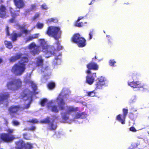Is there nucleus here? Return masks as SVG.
Listing matches in <instances>:
<instances>
[{"mask_svg":"<svg viewBox=\"0 0 149 149\" xmlns=\"http://www.w3.org/2000/svg\"><path fill=\"white\" fill-rule=\"evenodd\" d=\"M22 53H17L15 56H11L8 59L10 63H13L21 58L18 63L15 64L11 69V72L16 76H20L23 74L26 69V65L29 61L28 57H22Z\"/></svg>","mask_w":149,"mask_h":149,"instance_id":"1","label":"nucleus"},{"mask_svg":"<svg viewBox=\"0 0 149 149\" xmlns=\"http://www.w3.org/2000/svg\"><path fill=\"white\" fill-rule=\"evenodd\" d=\"M38 42L39 45H36L35 42H33L28 46V48L30 50V53L32 55L34 56L38 54L40 52V47L42 48V52L46 54H52V52L49 49L50 47L44 39H39L38 40Z\"/></svg>","mask_w":149,"mask_h":149,"instance_id":"2","label":"nucleus"},{"mask_svg":"<svg viewBox=\"0 0 149 149\" xmlns=\"http://www.w3.org/2000/svg\"><path fill=\"white\" fill-rule=\"evenodd\" d=\"M46 34L58 40L61 37V31L58 27L50 26L47 28Z\"/></svg>","mask_w":149,"mask_h":149,"instance_id":"3","label":"nucleus"},{"mask_svg":"<svg viewBox=\"0 0 149 149\" xmlns=\"http://www.w3.org/2000/svg\"><path fill=\"white\" fill-rule=\"evenodd\" d=\"M22 86V81L19 78H13L6 84L7 88L12 91L18 90Z\"/></svg>","mask_w":149,"mask_h":149,"instance_id":"4","label":"nucleus"},{"mask_svg":"<svg viewBox=\"0 0 149 149\" xmlns=\"http://www.w3.org/2000/svg\"><path fill=\"white\" fill-rule=\"evenodd\" d=\"M15 139L13 135L6 133H2L0 134V142L8 143L12 142Z\"/></svg>","mask_w":149,"mask_h":149,"instance_id":"5","label":"nucleus"},{"mask_svg":"<svg viewBox=\"0 0 149 149\" xmlns=\"http://www.w3.org/2000/svg\"><path fill=\"white\" fill-rule=\"evenodd\" d=\"M16 145L15 148L16 149H32V146L28 143H24L22 140H19L15 142Z\"/></svg>","mask_w":149,"mask_h":149,"instance_id":"6","label":"nucleus"},{"mask_svg":"<svg viewBox=\"0 0 149 149\" xmlns=\"http://www.w3.org/2000/svg\"><path fill=\"white\" fill-rule=\"evenodd\" d=\"M98 80L96 83L95 90L102 89V87L104 86L107 83V81L106 79L102 76L97 78Z\"/></svg>","mask_w":149,"mask_h":149,"instance_id":"7","label":"nucleus"},{"mask_svg":"<svg viewBox=\"0 0 149 149\" xmlns=\"http://www.w3.org/2000/svg\"><path fill=\"white\" fill-rule=\"evenodd\" d=\"M21 107L19 105H12L8 109V111L9 114L11 115V118L15 117L14 114H17L18 111L21 109Z\"/></svg>","mask_w":149,"mask_h":149,"instance_id":"8","label":"nucleus"},{"mask_svg":"<svg viewBox=\"0 0 149 149\" xmlns=\"http://www.w3.org/2000/svg\"><path fill=\"white\" fill-rule=\"evenodd\" d=\"M123 116L121 114L118 115L116 117V119L120 122L122 124L125 123V121L126 117L128 113V110L127 109L123 108Z\"/></svg>","mask_w":149,"mask_h":149,"instance_id":"9","label":"nucleus"},{"mask_svg":"<svg viewBox=\"0 0 149 149\" xmlns=\"http://www.w3.org/2000/svg\"><path fill=\"white\" fill-rule=\"evenodd\" d=\"M21 98L24 100L25 101L27 100H29V101L28 103L26 105H25L24 107L23 108V109H27L29 108L30 106V104L32 102V99L31 96L29 97L28 96V94L23 92L21 95Z\"/></svg>","mask_w":149,"mask_h":149,"instance_id":"10","label":"nucleus"},{"mask_svg":"<svg viewBox=\"0 0 149 149\" xmlns=\"http://www.w3.org/2000/svg\"><path fill=\"white\" fill-rule=\"evenodd\" d=\"M86 67L88 70L86 71V73L88 74H91V70H96L98 69V65L95 62H91L88 63L86 65Z\"/></svg>","mask_w":149,"mask_h":149,"instance_id":"11","label":"nucleus"},{"mask_svg":"<svg viewBox=\"0 0 149 149\" xmlns=\"http://www.w3.org/2000/svg\"><path fill=\"white\" fill-rule=\"evenodd\" d=\"M56 100L58 101V108L59 110H63L65 109V102L62 97V95L61 94H59Z\"/></svg>","mask_w":149,"mask_h":149,"instance_id":"12","label":"nucleus"},{"mask_svg":"<svg viewBox=\"0 0 149 149\" xmlns=\"http://www.w3.org/2000/svg\"><path fill=\"white\" fill-rule=\"evenodd\" d=\"M8 17V12L6 6L3 5H1L0 6V18H5Z\"/></svg>","mask_w":149,"mask_h":149,"instance_id":"13","label":"nucleus"},{"mask_svg":"<svg viewBox=\"0 0 149 149\" xmlns=\"http://www.w3.org/2000/svg\"><path fill=\"white\" fill-rule=\"evenodd\" d=\"M96 77V73H93L91 75H88L86 77V82L90 85L92 84Z\"/></svg>","mask_w":149,"mask_h":149,"instance_id":"14","label":"nucleus"},{"mask_svg":"<svg viewBox=\"0 0 149 149\" xmlns=\"http://www.w3.org/2000/svg\"><path fill=\"white\" fill-rule=\"evenodd\" d=\"M128 85L131 87L135 88H143V86L139 81H132L128 83Z\"/></svg>","mask_w":149,"mask_h":149,"instance_id":"15","label":"nucleus"},{"mask_svg":"<svg viewBox=\"0 0 149 149\" xmlns=\"http://www.w3.org/2000/svg\"><path fill=\"white\" fill-rule=\"evenodd\" d=\"M10 95L8 92H4L0 94V104L2 103L5 100H7L9 98Z\"/></svg>","mask_w":149,"mask_h":149,"instance_id":"16","label":"nucleus"},{"mask_svg":"<svg viewBox=\"0 0 149 149\" xmlns=\"http://www.w3.org/2000/svg\"><path fill=\"white\" fill-rule=\"evenodd\" d=\"M9 10L11 15L13 17L12 18L9 20V21L10 22L12 23L15 22L14 18L16 17L17 16H19V14L15 13L14 9L11 7H9Z\"/></svg>","mask_w":149,"mask_h":149,"instance_id":"17","label":"nucleus"},{"mask_svg":"<svg viewBox=\"0 0 149 149\" xmlns=\"http://www.w3.org/2000/svg\"><path fill=\"white\" fill-rule=\"evenodd\" d=\"M14 4L17 8H22L25 6L24 0H13Z\"/></svg>","mask_w":149,"mask_h":149,"instance_id":"18","label":"nucleus"},{"mask_svg":"<svg viewBox=\"0 0 149 149\" xmlns=\"http://www.w3.org/2000/svg\"><path fill=\"white\" fill-rule=\"evenodd\" d=\"M10 38L13 42H15L17 40L18 37H21L22 36L21 33H16L15 31H13L10 34Z\"/></svg>","mask_w":149,"mask_h":149,"instance_id":"19","label":"nucleus"},{"mask_svg":"<svg viewBox=\"0 0 149 149\" xmlns=\"http://www.w3.org/2000/svg\"><path fill=\"white\" fill-rule=\"evenodd\" d=\"M81 37L79 33L74 34L71 38V42L76 44Z\"/></svg>","mask_w":149,"mask_h":149,"instance_id":"20","label":"nucleus"},{"mask_svg":"<svg viewBox=\"0 0 149 149\" xmlns=\"http://www.w3.org/2000/svg\"><path fill=\"white\" fill-rule=\"evenodd\" d=\"M138 114L136 110H133L130 113L129 115V118L131 120H134L136 118Z\"/></svg>","mask_w":149,"mask_h":149,"instance_id":"21","label":"nucleus"},{"mask_svg":"<svg viewBox=\"0 0 149 149\" xmlns=\"http://www.w3.org/2000/svg\"><path fill=\"white\" fill-rule=\"evenodd\" d=\"M86 40L85 39L81 37L76 43L79 47H83L85 46L86 45Z\"/></svg>","mask_w":149,"mask_h":149,"instance_id":"22","label":"nucleus"},{"mask_svg":"<svg viewBox=\"0 0 149 149\" xmlns=\"http://www.w3.org/2000/svg\"><path fill=\"white\" fill-rule=\"evenodd\" d=\"M43 60L41 56H38L37 58L36 65L37 66H42L43 65Z\"/></svg>","mask_w":149,"mask_h":149,"instance_id":"23","label":"nucleus"},{"mask_svg":"<svg viewBox=\"0 0 149 149\" xmlns=\"http://www.w3.org/2000/svg\"><path fill=\"white\" fill-rule=\"evenodd\" d=\"M65 108L66 112H65L69 114L75 111V109L72 106H67Z\"/></svg>","mask_w":149,"mask_h":149,"instance_id":"24","label":"nucleus"},{"mask_svg":"<svg viewBox=\"0 0 149 149\" xmlns=\"http://www.w3.org/2000/svg\"><path fill=\"white\" fill-rule=\"evenodd\" d=\"M39 35V33H36L34 35L29 36L27 38L26 40V42H29L32 40L34 39L38 38Z\"/></svg>","mask_w":149,"mask_h":149,"instance_id":"25","label":"nucleus"},{"mask_svg":"<svg viewBox=\"0 0 149 149\" xmlns=\"http://www.w3.org/2000/svg\"><path fill=\"white\" fill-rule=\"evenodd\" d=\"M26 83L30 84L31 86L33 88L34 90L36 89L37 87L36 85L30 79H26Z\"/></svg>","mask_w":149,"mask_h":149,"instance_id":"26","label":"nucleus"},{"mask_svg":"<svg viewBox=\"0 0 149 149\" xmlns=\"http://www.w3.org/2000/svg\"><path fill=\"white\" fill-rule=\"evenodd\" d=\"M49 129L50 130H55L57 128L56 124H54L53 121L51 122L49 125Z\"/></svg>","mask_w":149,"mask_h":149,"instance_id":"27","label":"nucleus"},{"mask_svg":"<svg viewBox=\"0 0 149 149\" xmlns=\"http://www.w3.org/2000/svg\"><path fill=\"white\" fill-rule=\"evenodd\" d=\"M4 44L6 47L9 49H11L13 48V45L11 42L5 40Z\"/></svg>","mask_w":149,"mask_h":149,"instance_id":"28","label":"nucleus"},{"mask_svg":"<svg viewBox=\"0 0 149 149\" xmlns=\"http://www.w3.org/2000/svg\"><path fill=\"white\" fill-rule=\"evenodd\" d=\"M62 119L64 120H67L69 119V114L65 112H63L61 113Z\"/></svg>","mask_w":149,"mask_h":149,"instance_id":"29","label":"nucleus"},{"mask_svg":"<svg viewBox=\"0 0 149 149\" xmlns=\"http://www.w3.org/2000/svg\"><path fill=\"white\" fill-rule=\"evenodd\" d=\"M55 83L53 82H49L47 85L48 88L49 89H53L55 87Z\"/></svg>","mask_w":149,"mask_h":149,"instance_id":"30","label":"nucleus"},{"mask_svg":"<svg viewBox=\"0 0 149 149\" xmlns=\"http://www.w3.org/2000/svg\"><path fill=\"white\" fill-rule=\"evenodd\" d=\"M50 107L51 111L52 112L56 113H58V112L57 107L56 105L51 106Z\"/></svg>","mask_w":149,"mask_h":149,"instance_id":"31","label":"nucleus"},{"mask_svg":"<svg viewBox=\"0 0 149 149\" xmlns=\"http://www.w3.org/2000/svg\"><path fill=\"white\" fill-rule=\"evenodd\" d=\"M96 90L95 89L93 91L89 92L87 93V95L90 97H94L96 96V94L97 93L95 92Z\"/></svg>","mask_w":149,"mask_h":149,"instance_id":"32","label":"nucleus"},{"mask_svg":"<svg viewBox=\"0 0 149 149\" xmlns=\"http://www.w3.org/2000/svg\"><path fill=\"white\" fill-rule=\"evenodd\" d=\"M57 22V20L56 18H52L49 19L47 20V23H49L52 22Z\"/></svg>","mask_w":149,"mask_h":149,"instance_id":"33","label":"nucleus"},{"mask_svg":"<svg viewBox=\"0 0 149 149\" xmlns=\"http://www.w3.org/2000/svg\"><path fill=\"white\" fill-rule=\"evenodd\" d=\"M42 122L45 124H48L50 123V118L47 117L42 121Z\"/></svg>","mask_w":149,"mask_h":149,"instance_id":"34","label":"nucleus"},{"mask_svg":"<svg viewBox=\"0 0 149 149\" xmlns=\"http://www.w3.org/2000/svg\"><path fill=\"white\" fill-rule=\"evenodd\" d=\"M30 32V31L26 29H24L21 32H20L19 33H21L22 36L23 34H24L25 35H27Z\"/></svg>","mask_w":149,"mask_h":149,"instance_id":"35","label":"nucleus"},{"mask_svg":"<svg viewBox=\"0 0 149 149\" xmlns=\"http://www.w3.org/2000/svg\"><path fill=\"white\" fill-rule=\"evenodd\" d=\"M47 102V99L44 98L41 100L40 104L42 107L45 106V103Z\"/></svg>","mask_w":149,"mask_h":149,"instance_id":"36","label":"nucleus"},{"mask_svg":"<svg viewBox=\"0 0 149 149\" xmlns=\"http://www.w3.org/2000/svg\"><path fill=\"white\" fill-rule=\"evenodd\" d=\"M116 61L114 59H111L109 61V63L110 66L114 67V64L116 63Z\"/></svg>","mask_w":149,"mask_h":149,"instance_id":"37","label":"nucleus"},{"mask_svg":"<svg viewBox=\"0 0 149 149\" xmlns=\"http://www.w3.org/2000/svg\"><path fill=\"white\" fill-rule=\"evenodd\" d=\"M28 122L33 124L37 123H38V120L36 118H33L32 120H29Z\"/></svg>","mask_w":149,"mask_h":149,"instance_id":"38","label":"nucleus"},{"mask_svg":"<svg viewBox=\"0 0 149 149\" xmlns=\"http://www.w3.org/2000/svg\"><path fill=\"white\" fill-rule=\"evenodd\" d=\"M23 138L24 139L27 140H30V137L29 136L27 133H25L23 134Z\"/></svg>","mask_w":149,"mask_h":149,"instance_id":"39","label":"nucleus"},{"mask_svg":"<svg viewBox=\"0 0 149 149\" xmlns=\"http://www.w3.org/2000/svg\"><path fill=\"white\" fill-rule=\"evenodd\" d=\"M41 7L42 9L44 10H47L48 8V7L45 3L42 4L41 6Z\"/></svg>","mask_w":149,"mask_h":149,"instance_id":"40","label":"nucleus"},{"mask_svg":"<svg viewBox=\"0 0 149 149\" xmlns=\"http://www.w3.org/2000/svg\"><path fill=\"white\" fill-rule=\"evenodd\" d=\"M84 25L83 23L82 22L78 23V22H76V23L75 24V26L78 27H81L82 26Z\"/></svg>","mask_w":149,"mask_h":149,"instance_id":"41","label":"nucleus"},{"mask_svg":"<svg viewBox=\"0 0 149 149\" xmlns=\"http://www.w3.org/2000/svg\"><path fill=\"white\" fill-rule=\"evenodd\" d=\"M57 46V49L58 50H60L62 48V47L60 45V43L59 41H57L56 42Z\"/></svg>","mask_w":149,"mask_h":149,"instance_id":"42","label":"nucleus"},{"mask_svg":"<svg viewBox=\"0 0 149 149\" xmlns=\"http://www.w3.org/2000/svg\"><path fill=\"white\" fill-rule=\"evenodd\" d=\"M43 24L42 23H38L36 24V26L38 28L41 29L43 27Z\"/></svg>","mask_w":149,"mask_h":149,"instance_id":"43","label":"nucleus"},{"mask_svg":"<svg viewBox=\"0 0 149 149\" xmlns=\"http://www.w3.org/2000/svg\"><path fill=\"white\" fill-rule=\"evenodd\" d=\"M39 14L38 13H36L34 16L32 18V19L33 20H34L38 18L39 16Z\"/></svg>","mask_w":149,"mask_h":149,"instance_id":"44","label":"nucleus"},{"mask_svg":"<svg viewBox=\"0 0 149 149\" xmlns=\"http://www.w3.org/2000/svg\"><path fill=\"white\" fill-rule=\"evenodd\" d=\"M13 124L15 126H17L19 125L20 123L19 122L16 120H13L12 122Z\"/></svg>","mask_w":149,"mask_h":149,"instance_id":"45","label":"nucleus"},{"mask_svg":"<svg viewBox=\"0 0 149 149\" xmlns=\"http://www.w3.org/2000/svg\"><path fill=\"white\" fill-rule=\"evenodd\" d=\"M6 131L8 132V133H7V134H11L13 133L14 130L13 129L8 128L6 130Z\"/></svg>","mask_w":149,"mask_h":149,"instance_id":"46","label":"nucleus"},{"mask_svg":"<svg viewBox=\"0 0 149 149\" xmlns=\"http://www.w3.org/2000/svg\"><path fill=\"white\" fill-rule=\"evenodd\" d=\"M81 113H77L76 114L75 116V118L78 119L79 118H81Z\"/></svg>","mask_w":149,"mask_h":149,"instance_id":"47","label":"nucleus"},{"mask_svg":"<svg viewBox=\"0 0 149 149\" xmlns=\"http://www.w3.org/2000/svg\"><path fill=\"white\" fill-rule=\"evenodd\" d=\"M81 118H84L86 117L87 114H85L84 112H82V113H81Z\"/></svg>","mask_w":149,"mask_h":149,"instance_id":"48","label":"nucleus"},{"mask_svg":"<svg viewBox=\"0 0 149 149\" xmlns=\"http://www.w3.org/2000/svg\"><path fill=\"white\" fill-rule=\"evenodd\" d=\"M130 130L131 131L135 132L137 131V130L134 127H132L130 128Z\"/></svg>","mask_w":149,"mask_h":149,"instance_id":"49","label":"nucleus"},{"mask_svg":"<svg viewBox=\"0 0 149 149\" xmlns=\"http://www.w3.org/2000/svg\"><path fill=\"white\" fill-rule=\"evenodd\" d=\"M36 8V5L35 4H32L31 5L30 8V10H35Z\"/></svg>","mask_w":149,"mask_h":149,"instance_id":"50","label":"nucleus"},{"mask_svg":"<svg viewBox=\"0 0 149 149\" xmlns=\"http://www.w3.org/2000/svg\"><path fill=\"white\" fill-rule=\"evenodd\" d=\"M6 35L7 36H10V33L9 30V28L8 27H7L6 28Z\"/></svg>","mask_w":149,"mask_h":149,"instance_id":"51","label":"nucleus"},{"mask_svg":"<svg viewBox=\"0 0 149 149\" xmlns=\"http://www.w3.org/2000/svg\"><path fill=\"white\" fill-rule=\"evenodd\" d=\"M36 130V127L34 126H32L30 128H29V130L34 131Z\"/></svg>","mask_w":149,"mask_h":149,"instance_id":"52","label":"nucleus"},{"mask_svg":"<svg viewBox=\"0 0 149 149\" xmlns=\"http://www.w3.org/2000/svg\"><path fill=\"white\" fill-rule=\"evenodd\" d=\"M89 39H91L92 38L93 35V32L92 31H91L89 33Z\"/></svg>","mask_w":149,"mask_h":149,"instance_id":"53","label":"nucleus"},{"mask_svg":"<svg viewBox=\"0 0 149 149\" xmlns=\"http://www.w3.org/2000/svg\"><path fill=\"white\" fill-rule=\"evenodd\" d=\"M138 76L139 75L138 74L134 73L132 74V77L133 78L134 77H137V76Z\"/></svg>","mask_w":149,"mask_h":149,"instance_id":"54","label":"nucleus"},{"mask_svg":"<svg viewBox=\"0 0 149 149\" xmlns=\"http://www.w3.org/2000/svg\"><path fill=\"white\" fill-rule=\"evenodd\" d=\"M83 18V17H79L77 19V22H79V21L81 20V19H82Z\"/></svg>","mask_w":149,"mask_h":149,"instance_id":"55","label":"nucleus"},{"mask_svg":"<svg viewBox=\"0 0 149 149\" xmlns=\"http://www.w3.org/2000/svg\"><path fill=\"white\" fill-rule=\"evenodd\" d=\"M19 28L20 29H21L22 30L24 29H25V26H20V27H19Z\"/></svg>","mask_w":149,"mask_h":149,"instance_id":"56","label":"nucleus"},{"mask_svg":"<svg viewBox=\"0 0 149 149\" xmlns=\"http://www.w3.org/2000/svg\"><path fill=\"white\" fill-rule=\"evenodd\" d=\"M49 67L48 66H47L45 68V70H47L49 69Z\"/></svg>","mask_w":149,"mask_h":149,"instance_id":"57","label":"nucleus"},{"mask_svg":"<svg viewBox=\"0 0 149 149\" xmlns=\"http://www.w3.org/2000/svg\"><path fill=\"white\" fill-rule=\"evenodd\" d=\"M3 62V60L2 58H0V64Z\"/></svg>","mask_w":149,"mask_h":149,"instance_id":"58","label":"nucleus"},{"mask_svg":"<svg viewBox=\"0 0 149 149\" xmlns=\"http://www.w3.org/2000/svg\"><path fill=\"white\" fill-rule=\"evenodd\" d=\"M92 59H97V58H96V56H95Z\"/></svg>","mask_w":149,"mask_h":149,"instance_id":"59","label":"nucleus"},{"mask_svg":"<svg viewBox=\"0 0 149 149\" xmlns=\"http://www.w3.org/2000/svg\"><path fill=\"white\" fill-rule=\"evenodd\" d=\"M114 2L115 3L118 0H113Z\"/></svg>","mask_w":149,"mask_h":149,"instance_id":"60","label":"nucleus"},{"mask_svg":"<svg viewBox=\"0 0 149 149\" xmlns=\"http://www.w3.org/2000/svg\"><path fill=\"white\" fill-rule=\"evenodd\" d=\"M136 147L138 146L139 145L138 144V143H136Z\"/></svg>","mask_w":149,"mask_h":149,"instance_id":"61","label":"nucleus"},{"mask_svg":"<svg viewBox=\"0 0 149 149\" xmlns=\"http://www.w3.org/2000/svg\"><path fill=\"white\" fill-rule=\"evenodd\" d=\"M107 37H109L110 36L109 35H107Z\"/></svg>","mask_w":149,"mask_h":149,"instance_id":"62","label":"nucleus"},{"mask_svg":"<svg viewBox=\"0 0 149 149\" xmlns=\"http://www.w3.org/2000/svg\"><path fill=\"white\" fill-rule=\"evenodd\" d=\"M26 130V129H24V130Z\"/></svg>","mask_w":149,"mask_h":149,"instance_id":"63","label":"nucleus"},{"mask_svg":"<svg viewBox=\"0 0 149 149\" xmlns=\"http://www.w3.org/2000/svg\"><path fill=\"white\" fill-rule=\"evenodd\" d=\"M86 23V22H85L84 23Z\"/></svg>","mask_w":149,"mask_h":149,"instance_id":"64","label":"nucleus"}]
</instances>
